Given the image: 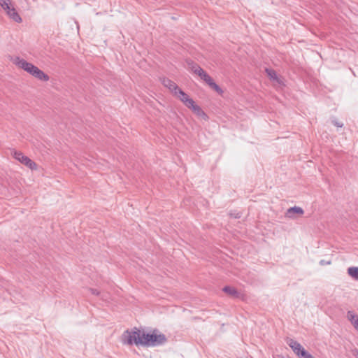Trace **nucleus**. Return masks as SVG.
<instances>
[{"label":"nucleus","mask_w":358,"mask_h":358,"mask_svg":"<svg viewBox=\"0 0 358 358\" xmlns=\"http://www.w3.org/2000/svg\"><path fill=\"white\" fill-rule=\"evenodd\" d=\"M157 330H154L152 334L145 333L137 327L132 329H127L121 336L122 343L124 345H142L144 347L158 346L164 344L167 338L163 334H157Z\"/></svg>","instance_id":"obj_1"},{"label":"nucleus","mask_w":358,"mask_h":358,"mask_svg":"<svg viewBox=\"0 0 358 358\" xmlns=\"http://www.w3.org/2000/svg\"><path fill=\"white\" fill-rule=\"evenodd\" d=\"M13 63L17 66L19 68L24 70L34 77L38 78L40 80L48 81L49 80V76L45 74L43 71L39 69L37 66H34L31 63H29L24 60V59H21L19 57H16L13 59Z\"/></svg>","instance_id":"obj_2"},{"label":"nucleus","mask_w":358,"mask_h":358,"mask_svg":"<svg viewBox=\"0 0 358 358\" xmlns=\"http://www.w3.org/2000/svg\"><path fill=\"white\" fill-rule=\"evenodd\" d=\"M0 5L13 21L20 23L22 18L12 5L10 0H0Z\"/></svg>","instance_id":"obj_3"},{"label":"nucleus","mask_w":358,"mask_h":358,"mask_svg":"<svg viewBox=\"0 0 358 358\" xmlns=\"http://www.w3.org/2000/svg\"><path fill=\"white\" fill-rule=\"evenodd\" d=\"M287 343L292 348L294 352L300 358H315L309 352H308L302 345L297 341L289 338Z\"/></svg>","instance_id":"obj_4"},{"label":"nucleus","mask_w":358,"mask_h":358,"mask_svg":"<svg viewBox=\"0 0 358 358\" xmlns=\"http://www.w3.org/2000/svg\"><path fill=\"white\" fill-rule=\"evenodd\" d=\"M13 157L22 164L29 167L31 170L37 169V164L30 158L24 155L23 153L15 151L13 153Z\"/></svg>","instance_id":"obj_5"},{"label":"nucleus","mask_w":358,"mask_h":358,"mask_svg":"<svg viewBox=\"0 0 358 358\" xmlns=\"http://www.w3.org/2000/svg\"><path fill=\"white\" fill-rule=\"evenodd\" d=\"M174 95L177 96L187 108L192 106L194 100L189 97V96L183 92L181 89L178 88L174 93Z\"/></svg>","instance_id":"obj_6"},{"label":"nucleus","mask_w":358,"mask_h":358,"mask_svg":"<svg viewBox=\"0 0 358 358\" xmlns=\"http://www.w3.org/2000/svg\"><path fill=\"white\" fill-rule=\"evenodd\" d=\"M347 318L351 322L356 331H358V315L353 311L347 313Z\"/></svg>","instance_id":"obj_7"},{"label":"nucleus","mask_w":358,"mask_h":358,"mask_svg":"<svg viewBox=\"0 0 358 358\" xmlns=\"http://www.w3.org/2000/svg\"><path fill=\"white\" fill-rule=\"evenodd\" d=\"M303 214V210L301 207L294 206L289 208L287 210V212L285 213V216L289 218H294V214Z\"/></svg>","instance_id":"obj_8"},{"label":"nucleus","mask_w":358,"mask_h":358,"mask_svg":"<svg viewBox=\"0 0 358 358\" xmlns=\"http://www.w3.org/2000/svg\"><path fill=\"white\" fill-rule=\"evenodd\" d=\"M162 84L167 88L170 90L171 92L173 94L178 90V86L172 80L168 78H163Z\"/></svg>","instance_id":"obj_9"},{"label":"nucleus","mask_w":358,"mask_h":358,"mask_svg":"<svg viewBox=\"0 0 358 358\" xmlns=\"http://www.w3.org/2000/svg\"><path fill=\"white\" fill-rule=\"evenodd\" d=\"M188 108H191L197 115L206 117V113L202 110L200 106L196 105L194 102L192 103V106H189Z\"/></svg>","instance_id":"obj_10"},{"label":"nucleus","mask_w":358,"mask_h":358,"mask_svg":"<svg viewBox=\"0 0 358 358\" xmlns=\"http://www.w3.org/2000/svg\"><path fill=\"white\" fill-rule=\"evenodd\" d=\"M348 273L353 279L358 280V267L352 266L348 268Z\"/></svg>","instance_id":"obj_11"},{"label":"nucleus","mask_w":358,"mask_h":358,"mask_svg":"<svg viewBox=\"0 0 358 358\" xmlns=\"http://www.w3.org/2000/svg\"><path fill=\"white\" fill-rule=\"evenodd\" d=\"M223 291L232 296H234V297H238V293L237 292V290L232 287H230V286H225L224 288H223Z\"/></svg>","instance_id":"obj_12"},{"label":"nucleus","mask_w":358,"mask_h":358,"mask_svg":"<svg viewBox=\"0 0 358 358\" xmlns=\"http://www.w3.org/2000/svg\"><path fill=\"white\" fill-rule=\"evenodd\" d=\"M208 85L218 94H222L223 93L222 90L213 81V79L208 83Z\"/></svg>","instance_id":"obj_13"},{"label":"nucleus","mask_w":358,"mask_h":358,"mask_svg":"<svg viewBox=\"0 0 358 358\" xmlns=\"http://www.w3.org/2000/svg\"><path fill=\"white\" fill-rule=\"evenodd\" d=\"M187 65H188V69H189L190 71H192L193 73H194V71H196V69H197V68H199V66H200L199 64H197L194 63V62L193 61H192V60H187Z\"/></svg>","instance_id":"obj_14"},{"label":"nucleus","mask_w":358,"mask_h":358,"mask_svg":"<svg viewBox=\"0 0 358 358\" xmlns=\"http://www.w3.org/2000/svg\"><path fill=\"white\" fill-rule=\"evenodd\" d=\"M199 77L207 84L212 80V78L205 71H203V73H202Z\"/></svg>","instance_id":"obj_15"},{"label":"nucleus","mask_w":358,"mask_h":358,"mask_svg":"<svg viewBox=\"0 0 358 358\" xmlns=\"http://www.w3.org/2000/svg\"><path fill=\"white\" fill-rule=\"evenodd\" d=\"M90 292L94 294V295H101V297L103 300H106V294H101L100 292H99L97 289H93V288H90Z\"/></svg>","instance_id":"obj_16"},{"label":"nucleus","mask_w":358,"mask_h":358,"mask_svg":"<svg viewBox=\"0 0 358 358\" xmlns=\"http://www.w3.org/2000/svg\"><path fill=\"white\" fill-rule=\"evenodd\" d=\"M266 71L268 74V76L271 78H273V79H276L277 78V76H276V73L275 71L272 70V69H266Z\"/></svg>","instance_id":"obj_17"},{"label":"nucleus","mask_w":358,"mask_h":358,"mask_svg":"<svg viewBox=\"0 0 358 358\" xmlns=\"http://www.w3.org/2000/svg\"><path fill=\"white\" fill-rule=\"evenodd\" d=\"M332 124L338 127H342L343 126V123L338 122L336 120H333Z\"/></svg>","instance_id":"obj_18"},{"label":"nucleus","mask_w":358,"mask_h":358,"mask_svg":"<svg viewBox=\"0 0 358 358\" xmlns=\"http://www.w3.org/2000/svg\"><path fill=\"white\" fill-rule=\"evenodd\" d=\"M203 69L199 66V68L196 69V71L194 72V73L198 75L199 76L201 75L202 73H203Z\"/></svg>","instance_id":"obj_19"},{"label":"nucleus","mask_w":358,"mask_h":358,"mask_svg":"<svg viewBox=\"0 0 358 358\" xmlns=\"http://www.w3.org/2000/svg\"><path fill=\"white\" fill-rule=\"evenodd\" d=\"M331 261H325V260H321L320 262V264L322 265V266H324V265H329V264H331Z\"/></svg>","instance_id":"obj_20"}]
</instances>
